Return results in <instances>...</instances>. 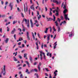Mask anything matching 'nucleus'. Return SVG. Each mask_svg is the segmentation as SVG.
I'll list each match as a JSON object with an SVG mask.
<instances>
[{
  "label": "nucleus",
  "mask_w": 78,
  "mask_h": 78,
  "mask_svg": "<svg viewBox=\"0 0 78 78\" xmlns=\"http://www.w3.org/2000/svg\"><path fill=\"white\" fill-rule=\"evenodd\" d=\"M49 16H52V13L51 12H50Z\"/></svg>",
  "instance_id": "nucleus-25"
},
{
  "label": "nucleus",
  "mask_w": 78,
  "mask_h": 78,
  "mask_svg": "<svg viewBox=\"0 0 78 78\" xmlns=\"http://www.w3.org/2000/svg\"><path fill=\"white\" fill-rule=\"evenodd\" d=\"M18 30H19V31H20V32H21V31H22V30H21L20 28H18Z\"/></svg>",
  "instance_id": "nucleus-47"
},
{
  "label": "nucleus",
  "mask_w": 78,
  "mask_h": 78,
  "mask_svg": "<svg viewBox=\"0 0 78 78\" xmlns=\"http://www.w3.org/2000/svg\"><path fill=\"white\" fill-rule=\"evenodd\" d=\"M46 19L47 20V21H48V22H49V21L50 20V18H48L47 17H46Z\"/></svg>",
  "instance_id": "nucleus-20"
},
{
  "label": "nucleus",
  "mask_w": 78,
  "mask_h": 78,
  "mask_svg": "<svg viewBox=\"0 0 78 78\" xmlns=\"http://www.w3.org/2000/svg\"><path fill=\"white\" fill-rule=\"evenodd\" d=\"M19 40V41H21V40L22 41H23V39L22 38H20Z\"/></svg>",
  "instance_id": "nucleus-30"
},
{
  "label": "nucleus",
  "mask_w": 78,
  "mask_h": 78,
  "mask_svg": "<svg viewBox=\"0 0 78 78\" xmlns=\"http://www.w3.org/2000/svg\"><path fill=\"white\" fill-rule=\"evenodd\" d=\"M73 36V34H70L69 35V36L70 37H71Z\"/></svg>",
  "instance_id": "nucleus-35"
},
{
  "label": "nucleus",
  "mask_w": 78,
  "mask_h": 78,
  "mask_svg": "<svg viewBox=\"0 0 78 78\" xmlns=\"http://www.w3.org/2000/svg\"><path fill=\"white\" fill-rule=\"evenodd\" d=\"M20 69H22V67H20L18 68V70H20Z\"/></svg>",
  "instance_id": "nucleus-61"
},
{
  "label": "nucleus",
  "mask_w": 78,
  "mask_h": 78,
  "mask_svg": "<svg viewBox=\"0 0 78 78\" xmlns=\"http://www.w3.org/2000/svg\"><path fill=\"white\" fill-rule=\"evenodd\" d=\"M34 71L35 72H37V69H34Z\"/></svg>",
  "instance_id": "nucleus-43"
},
{
  "label": "nucleus",
  "mask_w": 78,
  "mask_h": 78,
  "mask_svg": "<svg viewBox=\"0 0 78 78\" xmlns=\"http://www.w3.org/2000/svg\"><path fill=\"white\" fill-rule=\"evenodd\" d=\"M24 5V12H25V10H26V8H25V5Z\"/></svg>",
  "instance_id": "nucleus-42"
},
{
  "label": "nucleus",
  "mask_w": 78,
  "mask_h": 78,
  "mask_svg": "<svg viewBox=\"0 0 78 78\" xmlns=\"http://www.w3.org/2000/svg\"><path fill=\"white\" fill-rule=\"evenodd\" d=\"M45 9L46 10V11H47L48 10V9H47V7H45Z\"/></svg>",
  "instance_id": "nucleus-62"
},
{
  "label": "nucleus",
  "mask_w": 78,
  "mask_h": 78,
  "mask_svg": "<svg viewBox=\"0 0 78 78\" xmlns=\"http://www.w3.org/2000/svg\"><path fill=\"white\" fill-rule=\"evenodd\" d=\"M48 30V28H46L45 29V30L44 31L45 33H47Z\"/></svg>",
  "instance_id": "nucleus-14"
},
{
  "label": "nucleus",
  "mask_w": 78,
  "mask_h": 78,
  "mask_svg": "<svg viewBox=\"0 0 78 78\" xmlns=\"http://www.w3.org/2000/svg\"><path fill=\"white\" fill-rule=\"evenodd\" d=\"M6 72H5V66H4V70L1 72V73H3V75H5Z\"/></svg>",
  "instance_id": "nucleus-1"
},
{
  "label": "nucleus",
  "mask_w": 78,
  "mask_h": 78,
  "mask_svg": "<svg viewBox=\"0 0 78 78\" xmlns=\"http://www.w3.org/2000/svg\"><path fill=\"white\" fill-rule=\"evenodd\" d=\"M30 73H32V72H34V69H31L30 70Z\"/></svg>",
  "instance_id": "nucleus-41"
},
{
  "label": "nucleus",
  "mask_w": 78,
  "mask_h": 78,
  "mask_svg": "<svg viewBox=\"0 0 78 78\" xmlns=\"http://www.w3.org/2000/svg\"><path fill=\"white\" fill-rule=\"evenodd\" d=\"M37 35L39 38L40 39H41V36H40V35H39V34L38 33Z\"/></svg>",
  "instance_id": "nucleus-32"
},
{
  "label": "nucleus",
  "mask_w": 78,
  "mask_h": 78,
  "mask_svg": "<svg viewBox=\"0 0 78 78\" xmlns=\"http://www.w3.org/2000/svg\"><path fill=\"white\" fill-rule=\"evenodd\" d=\"M48 37L47 38V41H49V40H50V34H48Z\"/></svg>",
  "instance_id": "nucleus-11"
},
{
  "label": "nucleus",
  "mask_w": 78,
  "mask_h": 78,
  "mask_svg": "<svg viewBox=\"0 0 78 78\" xmlns=\"http://www.w3.org/2000/svg\"><path fill=\"white\" fill-rule=\"evenodd\" d=\"M67 10L66 9H65V10L63 11V13L66 14V13L67 12Z\"/></svg>",
  "instance_id": "nucleus-19"
},
{
  "label": "nucleus",
  "mask_w": 78,
  "mask_h": 78,
  "mask_svg": "<svg viewBox=\"0 0 78 78\" xmlns=\"http://www.w3.org/2000/svg\"><path fill=\"white\" fill-rule=\"evenodd\" d=\"M39 52L40 53V59H41V60H42V51H40Z\"/></svg>",
  "instance_id": "nucleus-4"
},
{
  "label": "nucleus",
  "mask_w": 78,
  "mask_h": 78,
  "mask_svg": "<svg viewBox=\"0 0 78 78\" xmlns=\"http://www.w3.org/2000/svg\"><path fill=\"white\" fill-rule=\"evenodd\" d=\"M19 58H20V59H22V56H21L19 55Z\"/></svg>",
  "instance_id": "nucleus-58"
},
{
  "label": "nucleus",
  "mask_w": 78,
  "mask_h": 78,
  "mask_svg": "<svg viewBox=\"0 0 78 78\" xmlns=\"http://www.w3.org/2000/svg\"><path fill=\"white\" fill-rule=\"evenodd\" d=\"M26 36H27V38L28 40L30 41V37L29 36V32L28 31L27 32Z\"/></svg>",
  "instance_id": "nucleus-2"
},
{
  "label": "nucleus",
  "mask_w": 78,
  "mask_h": 78,
  "mask_svg": "<svg viewBox=\"0 0 78 78\" xmlns=\"http://www.w3.org/2000/svg\"><path fill=\"white\" fill-rule=\"evenodd\" d=\"M8 40H9V39L7 38H6V40H5V41L6 44L8 43Z\"/></svg>",
  "instance_id": "nucleus-16"
},
{
  "label": "nucleus",
  "mask_w": 78,
  "mask_h": 78,
  "mask_svg": "<svg viewBox=\"0 0 78 78\" xmlns=\"http://www.w3.org/2000/svg\"><path fill=\"white\" fill-rule=\"evenodd\" d=\"M7 31H9V27H7Z\"/></svg>",
  "instance_id": "nucleus-31"
},
{
  "label": "nucleus",
  "mask_w": 78,
  "mask_h": 78,
  "mask_svg": "<svg viewBox=\"0 0 78 78\" xmlns=\"http://www.w3.org/2000/svg\"><path fill=\"white\" fill-rule=\"evenodd\" d=\"M22 77H23V75L21 74L20 76V78H22Z\"/></svg>",
  "instance_id": "nucleus-45"
},
{
  "label": "nucleus",
  "mask_w": 78,
  "mask_h": 78,
  "mask_svg": "<svg viewBox=\"0 0 78 78\" xmlns=\"http://www.w3.org/2000/svg\"><path fill=\"white\" fill-rule=\"evenodd\" d=\"M31 27L32 28H33V27H34L33 23L31 24Z\"/></svg>",
  "instance_id": "nucleus-38"
},
{
  "label": "nucleus",
  "mask_w": 78,
  "mask_h": 78,
  "mask_svg": "<svg viewBox=\"0 0 78 78\" xmlns=\"http://www.w3.org/2000/svg\"><path fill=\"white\" fill-rule=\"evenodd\" d=\"M9 6H10V7L11 9V10L12 11V8L13 7V5H12V3H10Z\"/></svg>",
  "instance_id": "nucleus-5"
},
{
  "label": "nucleus",
  "mask_w": 78,
  "mask_h": 78,
  "mask_svg": "<svg viewBox=\"0 0 78 78\" xmlns=\"http://www.w3.org/2000/svg\"><path fill=\"white\" fill-rule=\"evenodd\" d=\"M26 66H27V65H26V64H24L23 66V67H26Z\"/></svg>",
  "instance_id": "nucleus-60"
},
{
  "label": "nucleus",
  "mask_w": 78,
  "mask_h": 78,
  "mask_svg": "<svg viewBox=\"0 0 78 78\" xmlns=\"http://www.w3.org/2000/svg\"><path fill=\"white\" fill-rule=\"evenodd\" d=\"M37 12L38 16L39 15V11H37Z\"/></svg>",
  "instance_id": "nucleus-49"
},
{
  "label": "nucleus",
  "mask_w": 78,
  "mask_h": 78,
  "mask_svg": "<svg viewBox=\"0 0 78 78\" xmlns=\"http://www.w3.org/2000/svg\"><path fill=\"white\" fill-rule=\"evenodd\" d=\"M28 72V69H27L25 71V72Z\"/></svg>",
  "instance_id": "nucleus-63"
},
{
  "label": "nucleus",
  "mask_w": 78,
  "mask_h": 78,
  "mask_svg": "<svg viewBox=\"0 0 78 78\" xmlns=\"http://www.w3.org/2000/svg\"><path fill=\"white\" fill-rule=\"evenodd\" d=\"M29 59L31 62H32L33 61V59H32V57H30Z\"/></svg>",
  "instance_id": "nucleus-17"
},
{
  "label": "nucleus",
  "mask_w": 78,
  "mask_h": 78,
  "mask_svg": "<svg viewBox=\"0 0 78 78\" xmlns=\"http://www.w3.org/2000/svg\"><path fill=\"white\" fill-rule=\"evenodd\" d=\"M27 27L28 28H30V24L29 23H27Z\"/></svg>",
  "instance_id": "nucleus-36"
},
{
  "label": "nucleus",
  "mask_w": 78,
  "mask_h": 78,
  "mask_svg": "<svg viewBox=\"0 0 78 78\" xmlns=\"http://www.w3.org/2000/svg\"><path fill=\"white\" fill-rule=\"evenodd\" d=\"M32 37L34 40H35V37H34V33L33 32H32Z\"/></svg>",
  "instance_id": "nucleus-18"
},
{
  "label": "nucleus",
  "mask_w": 78,
  "mask_h": 78,
  "mask_svg": "<svg viewBox=\"0 0 78 78\" xmlns=\"http://www.w3.org/2000/svg\"><path fill=\"white\" fill-rule=\"evenodd\" d=\"M36 64H37V62H35L34 63V66H36Z\"/></svg>",
  "instance_id": "nucleus-54"
},
{
  "label": "nucleus",
  "mask_w": 78,
  "mask_h": 78,
  "mask_svg": "<svg viewBox=\"0 0 78 78\" xmlns=\"http://www.w3.org/2000/svg\"><path fill=\"white\" fill-rule=\"evenodd\" d=\"M61 18L62 20H63V16H61Z\"/></svg>",
  "instance_id": "nucleus-59"
},
{
  "label": "nucleus",
  "mask_w": 78,
  "mask_h": 78,
  "mask_svg": "<svg viewBox=\"0 0 78 78\" xmlns=\"http://www.w3.org/2000/svg\"><path fill=\"white\" fill-rule=\"evenodd\" d=\"M21 64H19L16 67H20V66H21Z\"/></svg>",
  "instance_id": "nucleus-50"
},
{
  "label": "nucleus",
  "mask_w": 78,
  "mask_h": 78,
  "mask_svg": "<svg viewBox=\"0 0 78 78\" xmlns=\"http://www.w3.org/2000/svg\"><path fill=\"white\" fill-rule=\"evenodd\" d=\"M16 31V29L14 28L13 29V30H12L10 33V34H14V33Z\"/></svg>",
  "instance_id": "nucleus-8"
},
{
  "label": "nucleus",
  "mask_w": 78,
  "mask_h": 78,
  "mask_svg": "<svg viewBox=\"0 0 78 78\" xmlns=\"http://www.w3.org/2000/svg\"><path fill=\"white\" fill-rule=\"evenodd\" d=\"M27 54H24V58H26V59H27Z\"/></svg>",
  "instance_id": "nucleus-13"
},
{
  "label": "nucleus",
  "mask_w": 78,
  "mask_h": 78,
  "mask_svg": "<svg viewBox=\"0 0 78 78\" xmlns=\"http://www.w3.org/2000/svg\"><path fill=\"white\" fill-rule=\"evenodd\" d=\"M37 16H38V20H39V19H40V18H41V15H39V16H38V15H37Z\"/></svg>",
  "instance_id": "nucleus-29"
},
{
  "label": "nucleus",
  "mask_w": 78,
  "mask_h": 78,
  "mask_svg": "<svg viewBox=\"0 0 78 78\" xmlns=\"http://www.w3.org/2000/svg\"><path fill=\"white\" fill-rule=\"evenodd\" d=\"M58 20L59 22H60V21H61V19H60L59 18H58Z\"/></svg>",
  "instance_id": "nucleus-46"
},
{
  "label": "nucleus",
  "mask_w": 78,
  "mask_h": 78,
  "mask_svg": "<svg viewBox=\"0 0 78 78\" xmlns=\"http://www.w3.org/2000/svg\"><path fill=\"white\" fill-rule=\"evenodd\" d=\"M67 16H68V14L65 15V19L66 20H67V19H68V17Z\"/></svg>",
  "instance_id": "nucleus-10"
},
{
  "label": "nucleus",
  "mask_w": 78,
  "mask_h": 78,
  "mask_svg": "<svg viewBox=\"0 0 78 78\" xmlns=\"http://www.w3.org/2000/svg\"><path fill=\"white\" fill-rule=\"evenodd\" d=\"M34 75H36V76L37 77V78H39V76H38V74L35 73L34 74Z\"/></svg>",
  "instance_id": "nucleus-26"
},
{
  "label": "nucleus",
  "mask_w": 78,
  "mask_h": 78,
  "mask_svg": "<svg viewBox=\"0 0 78 78\" xmlns=\"http://www.w3.org/2000/svg\"><path fill=\"white\" fill-rule=\"evenodd\" d=\"M56 72H57V73H58V70H56L54 72V74L55 75H54V77H53V78H56V77L55 76H56L57 75V73H56Z\"/></svg>",
  "instance_id": "nucleus-6"
},
{
  "label": "nucleus",
  "mask_w": 78,
  "mask_h": 78,
  "mask_svg": "<svg viewBox=\"0 0 78 78\" xmlns=\"http://www.w3.org/2000/svg\"><path fill=\"white\" fill-rule=\"evenodd\" d=\"M22 47H25V44H22Z\"/></svg>",
  "instance_id": "nucleus-51"
},
{
  "label": "nucleus",
  "mask_w": 78,
  "mask_h": 78,
  "mask_svg": "<svg viewBox=\"0 0 78 78\" xmlns=\"http://www.w3.org/2000/svg\"><path fill=\"white\" fill-rule=\"evenodd\" d=\"M55 24L56 26L57 27H58V21H55Z\"/></svg>",
  "instance_id": "nucleus-12"
},
{
  "label": "nucleus",
  "mask_w": 78,
  "mask_h": 78,
  "mask_svg": "<svg viewBox=\"0 0 78 78\" xmlns=\"http://www.w3.org/2000/svg\"><path fill=\"white\" fill-rule=\"evenodd\" d=\"M13 58L14 59V61H17V60L16 59L15 57H14Z\"/></svg>",
  "instance_id": "nucleus-23"
},
{
  "label": "nucleus",
  "mask_w": 78,
  "mask_h": 78,
  "mask_svg": "<svg viewBox=\"0 0 78 78\" xmlns=\"http://www.w3.org/2000/svg\"><path fill=\"white\" fill-rule=\"evenodd\" d=\"M25 62L27 64V65L28 66V67H30V63H29V62H28V61H26Z\"/></svg>",
  "instance_id": "nucleus-15"
},
{
  "label": "nucleus",
  "mask_w": 78,
  "mask_h": 78,
  "mask_svg": "<svg viewBox=\"0 0 78 78\" xmlns=\"http://www.w3.org/2000/svg\"><path fill=\"white\" fill-rule=\"evenodd\" d=\"M33 5H32L30 7V9H32V8H33Z\"/></svg>",
  "instance_id": "nucleus-52"
},
{
  "label": "nucleus",
  "mask_w": 78,
  "mask_h": 78,
  "mask_svg": "<svg viewBox=\"0 0 78 78\" xmlns=\"http://www.w3.org/2000/svg\"><path fill=\"white\" fill-rule=\"evenodd\" d=\"M62 23H63L64 25H65V23H66V22L65 21H64L63 22H62Z\"/></svg>",
  "instance_id": "nucleus-24"
},
{
  "label": "nucleus",
  "mask_w": 78,
  "mask_h": 78,
  "mask_svg": "<svg viewBox=\"0 0 78 78\" xmlns=\"http://www.w3.org/2000/svg\"><path fill=\"white\" fill-rule=\"evenodd\" d=\"M49 56L50 58H51V53L50 54Z\"/></svg>",
  "instance_id": "nucleus-64"
},
{
  "label": "nucleus",
  "mask_w": 78,
  "mask_h": 78,
  "mask_svg": "<svg viewBox=\"0 0 78 78\" xmlns=\"http://www.w3.org/2000/svg\"><path fill=\"white\" fill-rule=\"evenodd\" d=\"M16 34H15L14 35V38L15 40H16Z\"/></svg>",
  "instance_id": "nucleus-33"
},
{
  "label": "nucleus",
  "mask_w": 78,
  "mask_h": 78,
  "mask_svg": "<svg viewBox=\"0 0 78 78\" xmlns=\"http://www.w3.org/2000/svg\"><path fill=\"white\" fill-rule=\"evenodd\" d=\"M0 32H1V33H2V28H1L0 29Z\"/></svg>",
  "instance_id": "nucleus-55"
},
{
  "label": "nucleus",
  "mask_w": 78,
  "mask_h": 78,
  "mask_svg": "<svg viewBox=\"0 0 78 78\" xmlns=\"http://www.w3.org/2000/svg\"><path fill=\"white\" fill-rule=\"evenodd\" d=\"M6 16V15H3L2 16H1V17L2 18L5 17Z\"/></svg>",
  "instance_id": "nucleus-28"
},
{
  "label": "nucleus",
  "mask_w": 78,
  "mask_h": 78,
  "mask_svg": "<svg viewBox=\"0 0 78 78\" xmlns=\"http://www.w3.org/2000/svg\"><path fill=\"white\" fill-rule=\"evenodd\" d=\"M42 54H43V57H44V60H45L46 58L45 56V53L44 52H42Z\"/></svg>",
  "instance_id": "nucleus-9"
},
{
  "label": "nucleus",
  "mask_w": 78,
  "mask_h": 78,
  "mask_svg": "<svg viewBox=\"0 0 78 78\" xmlns=\"http://www.w3.org/2000/svg\"><path fill=\"white\" fill-rule=\"evenodd\" d=\"M21 16L22 17H24V15H23V13H21Z\"/></svg>",
  "instance_id": "nucleus-34"
},
{
  "label": "nucleus",
  "mask_w": 78,
  "mask_h": 78,
  "mask_svg": "<svg viewBox=\"0 0 78 78\" xmlns=\"http://www.w3.org/2000/svg\"><path fill=\"white\" fill-rule=\"evenodd\" d=\"M45 69L46 70V71H47V72L50 71L49 70H48V68H45Z\"/></svg>",
  "instance_id": "nucleus-48"
},
{
  "label": "nucleus",
  "mask_w": 78,
  "mask_h": 78,
  "mask_svg": "<svg viewBox=\"0 0 78 78\" xmlns=\"http://www.w3.org/2000/svg\"><path fill=\"white\" fill-rule=\"evenodd\" d=\"M53 29L54 31H56V29H55V27L54 26L53 27Z\"/></svg>",
  "instance_id": "nucleus-27"
},
{
  "label": "nucleus",
  "mask_w": 78,
  "mask_h": 78,
  "mask_svg": "<svg viewBox=\"0 0 78 78\" xmlns=\"http://www.w3.org/2000/svg\"><path fill=\"white\" fill-rule=\"evenodd\" d=\"M58 32H59V31H60V28L59 27H58Z\"/></svg>",
  "instance_id": "nucleus-39"
},
{
  "label": "nucleus",
  "mask_w": 78,
  "mask_h": 78,
  "mask_svg": "<svg viewBox=\"0 0 78 78\" xmlns=\"http://www.w3.org/2000/svg\"><path fill=\"white\" fill-rule=\"evenodd\" d=\"M42 64H41V62H40L39 63V65H38V70L39 72H40L41 70V67H40V66H41Z\"/></svg>",
  "instance_id": "nucleus-3"
},
{
  "label": "nucleus",
  "mask_w": 78,
  "mask_h": 78,
  "mask_svg": "<svg viewBox=\"0 0 78 78\" xmlns=\"http://www.w3.org/2000/svg\"><path fill=\"white\" fill-rule=\"evenodd\" d=\"M56 45H57V44H55V45L54 46V49H55V48H56Z\"/></svg>",
  "instance_id": "nucleus-37"
},
{
  "label": "nucleus",
  "mask_w": 78,
  "mask_h": 78,
  "mask_svg": "<svg viewBox=\"0 0 78 78\" xmlns=\"http://www.w3.org/2000/svg\"><path fill=\"white\" fill-rule=\"evenodd\" d=\"M63 8L65 9H66V5H64V6Z\"/></svg>",
  "instance_id": "nucleus-44"
},
{
  "label": "nucleus",
  "mask_w": 78,
  "mask_h": 78,
  "mask_svg": "<svg viewBox=\"0 0 78 78\" xmlns=\"http://www.w3.org/2000/svg\"><path fill=\"white\" fill-rule=\"evenodd\" d=\"M41 48L42 49L44 48V43H42L41 44Z\"/></svg>",
  "instance_id": "nucleus-21"
},
{
  "label": "nucleus",
  "mask_w": 78,
  "mask_h": 78,
  "mask_svg": "<svg viewBox=\"0 0 78 78\" xmlns=\"http://www.w3.org/2000/svg\"><path fill=\"white\" fill-rule=\"evenodd\" d=\"M20 44H21V42H20L18 44V45H20Z\"/></svg>",
  "instance_id": "nucleus-56"
},
{
  "label": "nucleus",
  "mask_w": 78,
  "mask_h": 78,
  "mask_svg": "<svg viewBox=\"0 0 78 78\" xmlns=\"http://www.w3.org/2000/svg\"><path fill=\"white\" fill-rule=\"evenodd\" d=\"M53 17H54V19H52L51 18H49V20L50 19V20H52L54 22H55V20H56V17H55L54 15H53Z\"/></svg>",
  "instance_id": "nucleus-7"
},
{
  "label": "nucleus",
  "mask_w": 78,
  "mask_h": 78,
  "mask_svg": "<svg viewBox=\"0 0 78 78\" xmlns=\"http://www.w3.org/2000/svg\"><path fill=\"white\" fill-rule=\"evenodd\" d=\"M17 23V21H14L13 22V25H14L15 23Z\"/></svg>",
  "instance_id": "nucleus-22"
},
{
  "label": "nucleus",
  "mask_w": 78,
  "mask_h": 78,
  "mask_svg": "<svg viewBox=\"0 0 78 78\" xmlns=\"http://www.w3.org/2000/svg\"><path fill=\"white\" fill-rule=\"evenodd\" d=\"M30 23H31V24H32V23H33V21H32V20H31V19H30Z\"/></svg>",
  "instance_id": "nucleus-57"
},
{
  "label": "nucleus",
  "mask_w": 78,
  "mask_h": 78,
  "mask_svg": "<svg viewBox=\"0 0 78 78\" xmlns=\"http://www.w3.org/2000/svg\"><path fill=\"white\" fill-rule=\"evenodd\" d=\"M52 31V29H51V27H50V33H51Z\"/></svg>",
  "instance_id": "nucleus-40"
},
{
  "label": "nucleus",
  "mask_w": 78,
  "mask_h": 78,
  "mask_svg": "<svg viewBox=\"0 0 78 78\" xmlns=\"http://www.w3.org/2000/svg\"><path fill=\"white\" fill-rule=\"evenodd\" d=\"M52 2H54V3H56V0H53Z\"/></svg>",
  "instance_id": "nucleus-53"
}]
</instances>
